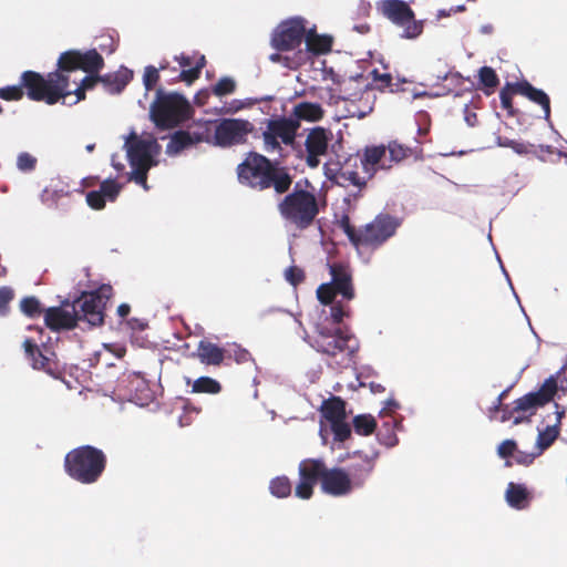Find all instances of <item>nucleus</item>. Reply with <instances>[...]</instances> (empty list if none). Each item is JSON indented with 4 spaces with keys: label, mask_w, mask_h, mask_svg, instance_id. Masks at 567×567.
Returning a JSON list of instances; mask_svg holds the SVG:
<instances>
[{
    "label": "nucleus",
    "mask_w": 567,
    "mask_h": 567,
    "mask_svg": "<svg viewBox=\"0 0 567 567\" xmlns=\"http://www.w3.org/2000/svg\"><path fill=\"white\" fill-rule=\"evenodd\" d=\"M331 138V131L322 126H316L309 131L305 141L306 163L309 167L316 168L319 166L320 157L327 154Z\"/></svg>",
    "instance_id": "obj_19"
},
{
    "label": "nucleus",
    "mask_w": 567,
    "mask_h": 567,
    "mask_svg": "<svg viewBox=\"0 0 567 567\" xmlns=\"http://www.w3.org/2000/svg\"><path fill=\"white\" fill-rule=\"evenodd\" d=\"M97 83H100V75H99V73H96V74H87L86 76H84L81 80L79 85H81L82 89L87 91V90H92Z\"/></svg>",
    "instance_id": "obj_60"
},
{
    "label": "nucleus",
    "mask_w": 567,
    "mask_h": 567,
    "mask_svg": "<svg viewBox=\"0 0 567 567\" xmlns=\"http://www.w3.org/2000/svg\"><path fill=\"white\" fill-rule=\"evenodd\" d=\"M516 450L517 444L514 440H505L498 445L497 453L499 457L507 458L513 456Z\"/></svg>",
    "instance_id": "obj_57"
},
{
    "label": "nucleus",
    "mask_w": 567,
    "mask_h": 567,
    "mask_svg": "<svg viewBox=\"0 0 567 567\" xmlns=\"http://www.w3.org/2000/svg\"><path fill=\"white\" fill-rule=\"evenodd\" d=\"M132 79L133 72L127 68L122 66L116 72L100 75V83L103 84L106 92L116 94L121 93Z\"/></svg>",
    "instance_id": "obj_26"
},
{
    "label": "nucleus",
    "mask_w": 567,
    "mask_h": 567,
    "mask_svg": "<svg viewBox=\"0 0 567 567\" xmlns=\"http://www.w3.org/2000/svg\"><path fill=\"white\" fill-rule=\"evenodd\" d=\"M354 432L362 436L371 435L377 429V420L371 414H359L352 421Z\"/></svg>",
    "instance_id": "obj_35"
},
{
    "label": "nucleus",
    "mask_w": 567,
    "mask_h": 567,
    "mask_svg": "<svg viewBox=\"0 0 567 567\" xmlns=\"http://www.w3.org/2000/svg\"><path fill=\"white\" fill-rule=\"evenodd\" d=\"M269 60L274 63H280L286 68L293 69V62L289 56L282 55L278 52L272 53L269 55Z\"/></svg>",
    "instance_id": "obj_61"
},
{
    "label": "nucleus",
    "mask_w": 567,
    "mask_h": 567,
    "mask_svg": "<svg viewBox=\"0 0 567 567\" xmlns=\"http://www.w3.org/2000/svg\"><path fill=\"white\" fill-rule=\"evenodd\" d=\"M306 30V21L302 18L285 20L274 30L270 44L279 52L295 50L305 40Z\"/></svg>",
    "instance_id": "obj_17"
},
{
    "label": "nucleus",
    "mask_w": 567,
    "mask_h": 567,
    "mask_svg": "<svg viewBox=\"0 0 567 567\" xmlns=\"http://www.w3.org/2000/svg\"><path fill=\"white\" fill-rule=\"evenodd\" d=\"M307 51L315 54H326L331 51L332 38L328 35H319L315 30L307 31L305 35Z\"/></svg>",
    "instance_id": "obj_30"
},
{
    "label": "nucleus",
    "mask_w": 567,
    "mask_h": 567,
    "mask_svg": "<svg viewBox=\"0 0 567 567\" xmlns=\"http://www.w3.org/2000/svg\"><path fill=\"white\" fill-rule=\"evenodd\" d=\"M371 76L379 90L390 89L392 85V75L390 73H380L378 70H373Z\"/></svg>",
    "instance_id": "obj_54"
},
{
    "label": "nucleus",
    "mask_w": 567,
    "mask_h": 567,
    "mask_svg": "<svg viewBox=\"0 0 567 567\" xmlns=\"http://www.w3.org/2000/svg\"><path fill=\"white\" fill-rule=\"evenodd\" d=\"M270 493L278 498H286L291 494L292 485L287 476H277L270 481Z\"/></svg>",
    "instance_id": "obj_39"
},
{
    "label": "nucleus",
    "mask_w": 567,
    "mask_h": 567,
    "mask_svg": "<svg viewBox=\"0 0 567 567\" xmlns=\"http://www.w3.org/2000/svg\"><path fill=\"white\" fill-rule=\"evenodd\" d=\"M379 12L398 27L403 28L404 39H416L423 32V21L416 20L414 11L403 0H382L378 3Z\"/></svg>",
    "instance_id": "obj_10"
},
{
    "label": "nucleus",
    "mask_w": 567,
    "mask_h": 567,
    "mask_svg": "<svg viewBox=\"0 0 567 567\" xmlns=\"http://www.w3.org/2000/svg\"><path fill=\"white\" fill-rule=\"evenodd\" d=\"M221 391V384L210 378V377H200L193 382L192 392L193 393H207V394H217Z\"/></svg>",
    "instance_id": "obj_37"
},
{
    "label": "nucleus",
    "mask_w": 567,
    "mask_h": 567,
    "mask_svg": "<svg viewBox=\"0 0 567 567\" xmlns=\"http://www.w3.org/2000/svg\"><path fill=\"white\" fill-rule=\"evenodd\" d=\"M151 168H132L130 173L128 179L135 182L137 185H141L145 190L148 189L147 185V174Z\"/></svg>",
    "instance_id": "obj_53"
},
{
    "label": "nucleus",
    "mask_w": 567,
    "mask_h": 567,
    "mask_svg": "<svg viewBox=\"0 0 567 567\" xmlns=\"http://www.w3.org/2000/svg\"><path fill=\"white\" fill-rule=\"evenodd\" d=\"M535 454H527V453H523V452H519L516 456H515V461L516 463L518 464H522V465H530L534 460H535Z\"/></svg>",
    "instance_id": "obj_63"
},
{
    "label": "nucleus",
    "mask_w": 567,
    "mask_h": 567,
    "mask_svg": "<svg viewBox=\"0 0 567 567\" xmlns=\"http://www.w3.org/2000/svg\"><path fill=\"white\" fill-rule=\"evenodd\" d=\"M175 60L179 63L183 70L194 66V56L181 54L179 56H175Z\"/></svg>",
    "instance_id": "obj_64"
},
{
    "label": "nucleus",
    "mask_w": 567,
    "mask_h": 567,
    "mask_svg": "<svg viewBox=\"0 0 567 567\" xmlns=\"http://www.w3.org/2000/svg\"><path fill=\"white\" fill-rule=\"evenodd\" d=\"M255 125L245 118L225 117L217 121L214 131V145L227 148L246 144Z\"/></svg>",
    "instance_id": "obj_13"
},
{
    "label": "nucleus",
    "mask_w": 567,
    "mask_h": 567,
    "mask_svg": "<svg viewBox=\"0 0 567 567\" xmlns=\"http://www.w3.org/2000/svg\"><path fill=\"white\" fill-rule=\"evenodd\" d=\"M272 162L258 152H248L236 167L239 184L258 192Z\"/></svg>",
    "instance_id": "obj_14"
},
{
    "label": "nucleus",
    "mask_w": 567,
    "mask_h": 567,
    "mask_svg": "<svg viewBox=\"0 0 567 567\" xmlns=\"http://www.w3.org/2000/svg\"><path fill=\"white\" fill-rule=\"evenodd\" d=\"M203 141L204 137L202 134H192L188 131H177L172 135L171 141L167 144L166 152L169 155H176L183 150Z\"/></svg>",
    "instance_id": "obj_27"
},
{
    "label": "nucleus",
    "mask_w": 567,
    "mask_h": 567,
    "mask_svg": "<svg viewBox=\"0 0 567 567\" xmlns=\"http://www.w3.org/2000/svg\"><path fill=\"white\" fill-rule=\"evenodd\" d=\"M513 94H516V91H514V83H506L499 92L502 107L507 111L509 116L515 115Z\"/></svg>",
    "instance_id": "obj_45"
},
{
    "label": "nucleus",
    "mask_w": 567,
    "mask_h": 567,
    "mask_svg": "<svg viewBox=\"0 0 567 567\" xmlns=\"http://www.w3.org/2000/svg\"><path fill=\"white\" fill-rule=\"evenodd\" d=\"M30 330H35L38 339L25 338L22 342V348L27 360L30 362L34 370L43 371L51 377L58 378L61 374V368L56 360V355L43 342V329L39 327H29Z\"/></svg>",
    "instance_id": "obj_11"
},
{
    "label": "nucleus",
    "mask_w": 567,
    "mask_h": 567,
    "mask_svg": "<svg viewBox=\"0 0 567 567\" xmlns=\"http://www.w3.org/2000/svg\"><path fill=\"white\" fill-rule=\"evenodd\" d=\"M386 148V159L388 163L391 164V167L394 164L400 163L404 158L410 155L411 150L396 141H392L385 146Z\"/></svg>",
    "instance_id": "obj_38"
},
{
    "label": "nucleus",
    "mask_w": 567,
    "mask_h": 567,
    "mask_svg": "<svg viewBox=\"0 0 567 567\" xmlns=\"http://www.w3.org/2000/svg\"><path fill=\"white\" fill-rule=\"evenodd\" d=\"M321 413L329 422L340 421L347 417L346 402L340 396H331L324 400L321 405Z\"/></svg>",
    "instance_id": "obj_31"
},
{
    "label": "nucleus",
    "mask_w": 567,
    "mask_h": 567,
    "mask_svg": "<svg viewBox=\"0 0 567 567\" xmlns=\"http://www.w3.org/2000/svg\"><path fill=\"white\" fill-rule=\"evenodd\" d=\"M311 346L329 357L351 355L359 349V342L348 327H332L328 321L316 323Z\"/></svg>",
    "instance_id": "obj_6"
},
{
    "label": "nucleus",
    "mask_w": 567,
    "mask_h": 567,
    "mask_svg": "<svg viewBox=\"0 0 567 567\" xmlns=\"http://www.w3.org/2000/svg\"><path fill=\"white\" fill-rule=\"evenodd\" d=\"M196 357L203 364L219 367L226 359V351L208 340H200Z\"/></svg>",
    "instance_id": "obj_25"
},
{
    "label": "nucleus",
    "mask_w": 567,
    "mask_h": 567,
    "mask_svg": "<svg viewBox=\"0 0 567 567\" xmlns=\"http://www.w3.org/2000/svg\"><path fill=\"white\" fill-rule=\"evenodd\" d=\"M502 417H501V421L502 422H506L511 419H514V424H519L522 423L523 421L526 420L525 416H520V415H515L517 414L516 411H514V408L513 409H509L508 405H505L503 409H502Z\"/></svg>",
    "instance_id": "obj_59"
},
{
    "label": "nucleus",
    "mask_w": 567,
    "mask_h": 567,
    "mask_svg": "<svg viewBox=\"0 0 567 567\" xmlns=\"http://www.w3.org/2000/svg\"><path fill=\"white\" fill-rule=\"evenodd\" d=\"M58 68L63 74L68 75L76 70L86 74H96L104 68V59L95 49L85 52L69 50L60 54Z\"/></svg>",
    "instance_id": "obj_16"
},
{
    "label": "nucleus",
    "mask_w": 567,
    "mask_h": 567,
    "mask_svg": "<svg viewBox=\"0 0 567 567\" xmlns=\"http://www.w3.org/2000/svg\"><path fill=\"white\" fill-rule=\"evenodd\" d=\"M236 90V82L233 78L224 76L213 86L212 93L216 96H225L234 93Z\"/></svg>",
    "instance_id": "obj_46"
},
{
    "label": "nucleus",
    "mask_w": 567,
    "mask_h": 567,
    "mask_svg": "<svg viewBox=\"0 0 567 567\" xmlns=\"http://www.w3.org/2000/svg\"><path fill=\"white\" fill-rule=\"evenodd\" d=\"M529 493L525 485L511 482L506 489L508 505L516 509H525L529 504Z\"/></svg>",
    "instance_id": "obj_32"
},
{
    "label": "nucleus",
    "mask_w": 567,
    "mask_h": 567,
    "mask_svg": "<svg viewBox=\"0 0 567 567\" xmlns=\"http://www.w3.org/2000/svg\"><path fill=\"white\" fill-rule=\"evenodd\" d=\"M202 409L193 405L188 400L184 401L183 413L178 417L181 426H188L194 419L200 413Z\"/></svg>",
    "instance_id": "obj_47"
},
{
    "label": "nucleus",
    "mask_w": 567,
    "mask_h": 567,
    "mask_svg": "<svg viewBox=\"0 0 567 567\" xmlns=\"http://www.w3.org/2000/svg\"><path fill=\"white\" fill-rule=\"evenodd\" d=\"M226 359L234 360L238 364H244L252 360L251 353L239 344H233L229 349H225Z\"/></svg>",
    "instance_id": "obj_43"
},
{
    "label": "nucleus",
    "mask_w": 567,
    "mask_h": 567,
    "mask_svg": "<svg viewBox=\"0 0 567 567\" xmlns=\"http://www.w3.org/2000/svg\"><path fill=\"white\" fill-rule=\"evenodd\" d=\"M21 85L31 101L53 105L69 96L70 75L63 74L59 68L45 78L35 71H24Z\"/></svg>",
    "instance_id": "obj_3"
},
{
    "label": "nucleus",
    "mask_w": 567,
    "mask_h": 567,
    "mask_svg": "<svg viewBox=\"0 0 567 567\" xmlns=\"http://www.w3.org/2000/svg\"><path fill=\"white\" fill-rule=\"evenodd\" d=\"M558 435L559 429L557 425L547 426L545 430L539 431L537 436L538 455L547 450L557 440Z\"/></svg>",
    "instance_id": "obj_40"
},
{
    "label": "nucleus",
    "mask_w": 567,
    "mask_h": 567,
    "mask_svg": "<svg viewBox=\"0 0 567 567\" xmlns=\"http://www.w3.org/2000/svg\"><path fill=\"white\" fill-rule=\"evenodd\" d=\"M317 196L307 189L295 187L293 190L278 204L280 216L296 229L309 228L320 213Z\"/></svg>",
    "instance_id": "obj_4"
},
{
    "label": "nucleus",
    "mask_w": 567,
    "mask_h": 567,
    "mask_svg": "<svg viewBox=\"0 0 567 567\" xmlns=\"http://www.w3.org/2000/svg\"><path fill=\"white\" fill-rule=\"evenodd\" d=\"M478 82L484 94L492 95L499 85V79L495 70L491 66H482L478 70Z\"/></svg>",
    "instance_id": "obj_33"
},
{
    "label": "nucleus",
    "mask_w": 567,
    "mask_h": 567,
    "mask_svg": "<svg viewBox=\"0 0 567 567\" xmlns=\"http://www.w3.org/2000/svg\"><path fill=\"white\" fill-rule=\"evenodd\" d=\"M329 306H331L329 315L321 318L320 321H328L332 327H341L343 319L351 316L350 307L343 305L342 301L334 302V300Z\"/></svg>",
    "instance_id": "obj_34"
},
{
    "label": "nucleus",
    "mask_w": 567,
    "mask_h": 567,
    "mask_svg": "<svg viewBox=\"0 0 567 567\" xmlns=\"http://www.w3.org/2000/svg\"><path fill=\"white\" fill-rule=\"evenodd\" d=\"M331 281L321 284L317 288V298L322 305H330L337 295H341L347 301L354 299L355 291L352 281V272L348 265L333 262L329 265Z\"/></svg>",
    "instance_id": "obj_9"
},
{
    "label": "nucleus",
    "mask_w": 567,
    "mask_h": 567,
    "mask_svg": "<svg viewBox=\"0 0 567 567\" xmlns=\"http://www.w3.org/2000/svg\"><path fill=\"white\" fill-rule=\"evenodd\" d=\"M400 226V218L386 213L378 214L370 223L360 227L358 247L378 249L395 235Z\"/></svg>",
    "instance_id": "obj_12"
},
{
    "label": "nucleus",
    "mask_w": 567,
    "mask_h": 567,
    "mask_svg": "<svg viewBox=\"0 0 567 567\" xmlns=\"http://www.w3.org/2000/svg\"><path fill=\"white\" fill-rule=\"evenodd\" d=\"M37 158L29 153H21L17 159V166L22 172H31L35 168Z\"/></svg>",
    "instance_id": "obj_51"
},
{
    "label": "nucleus",
    "mask_w": 567,
    "mask_h": 567,
    "mask_svg": "<svg viewBox=\"0 0 567 567\" xmlns=\"http://www.w3.org/2000/svg\"><path fill=\"white\" fill-rule=\"evenodd\" d=\"M166 69H168L167 62L161 63L158 69L153 65H148L145 68L144 75H143V83L147 91L153 90L154 86L156 85V83L158 82V80H159L158 71L159 70L164 71Z\"/></svg>",
    "instance_id": "obj_41"
},
{
    "label": "nucleus",
    "mask_w": 567,
    "mask_h": 567,
    "mask_svg": "<svg viewBox=\"0 0 567 567\" xmlns=\"http://www.w3.org/2000/svg\"><path fill=\"white\" fill-rule=\"evenodd\" d=\"M374 470V457L355 452L351 463L346 468L349 481L353 487L361 488Z\"/></svg>",
    "instance_id": "obj_21"
},
{
    "label": "nucleus",
    "mask_w": 567,
    "mask_h": 567,
    "mask_svg": "<svg viewBox=\"0 0 567 567\" xmlns=\"http://www.w3.org/2000/svg\"><path fill=\"white\" fill-rule=\"evenodd\" d=\"M557 392V380L555 377H549L545 380L542 386L535 391L529 392L514 402V411L516 413L533 411L539 406L549 403ZM534 412H530L533 414Z\"/></svg>",
    "instance_id": "obj_18"
},
{
    "label": "nucleus",
    "mask_w": 567,
    "mask_h": 567,
    "mask_svg": "<svg viewBox=\"0 0 567 567\" xmlns=\"http://www.w3.org/2000/svg\"><path fill=\"white\" fill-rule=\"evenodd\" d=\"M21 311L29 318L39 317L42 313V308L37 297H25L20 301Z\"/></svg>",
    "instance_id": "obj_42"
},
{
    "label": "nucleus",
    "mask_w": 567,
    "mask_h": 567,
    "mask_svg": "<svg viewBox=\"0 0 567 567\" xmlns=\"http://www.w3.org/2000/svg\"><path fill=\"white\" fill-rule=\"evenodd\" d=\"M339 224V227L343 230V233L347 235V237L349 238V240L351 241V244H353L354 246L358 247V238H359V233H360V228L357 229L352 224H351V220H350V217L348 214H343L341 216V218L339 219L338 221Z\"/></svg>",
    "instance_id": "obj_49"
},
{
    "label": "nucleus",
    "mask_w": 567,
    "mask_h": 567,
    "mask_svg": "<svg viewBox=\"0 0 567 567\" xmlns=\"http://www.w3.org/2000/svg\"><path fill=\"white\" fill-rule=\"evenodd\" d=\"M265 128L261 133L262 147L268 154L281 155L284 145H292L297 137L300 124L297 120L286 116H277L265 120Z\"/></svg>",
    "instance_id": "obj_8"
},
{
    "label": "nucleus",
    "mask_w": 567,
    "mask_h": 567,
    "mask_svg": "<svg viewBox=\"0 0 567 567\" xmlns=\"http://www.w3.org/2000/svg\"><path fill=\"white\" fill-rule=\"evenodd\" d=\"M193 114L187 99L176 92L165 93L162 89L151 104L150 116L157 128L168 130L186 122Z\"/></svg>",
    "instance_id": "obj_5"
},
{
    "label": "nucleus",
    "mask_w": 567,
    "mask_h": 567,
    "mask_svg": "<svg viewBox=\"0 0 567 567\" xmlns=\"http://www.w3.org/2000/svg\"><path fill=\"white\" fill-rule=\"evenodd\" d=\"M286 279L292 286H298L305 280V272L299 267L291 266L286 270Z\"/></svg>",
    "instance_id": "obj_56"
},
{
    "label": "nucleus",
    "mask_w": 567,
    "mask_h": 567,
    "mask_svg": "<svg viewBox=\"0 0 567 567\" xmlns=\"http://www.w3.org/2000/svg\"><path fill=\"white\" fill-rule=\"evenodd\" d=\"M23 94L21 83L19 85H9L0 89V97L6 101H19L23 97Z\"/></svg>",
    "instance_id": "obj_50"
},
{
    "label": "nucleus",
    "mask_w": 567,
    "mask_h": 567,
    "mask_svg": "<svg viewBox=\"0 0 567 567\" xmlns=\"http://www.w3.org/2000/svg\"><path fill=\"white\" fill-rule=\"evenodd\" d=\"M14 292L10 287L0 288V316H6L9 311V303L12 301Z\"/></svg>",
    "instance_id": "obj_52"
},
{
    "label": "nucleus",
    "mask_w": 567,
    "mask_h": 567,
    "mask_svg": "<svg viewBox=\"0 0 567 567\" xmlns=\"http://www.w3.org/2000/svg\"><path fill=\"white\" fill-rule=\"evenodd\" d=\"M86 203L92 209L100 210L105 207L106 199L99 190H91L86 194Z\"/></svg>",
    "instance_id": "obj_55"
},
{
    "label": "nucleus",
    "mask_w": 567,
    "mask_h": 567,
    "mask_svg": "<svg viewBox=\"0 0 567 567\" xmlns=\"http://www.w3.org/2000/svg\"><path fill=\"white\" fill-rule=\"evenodd\" d=\"M330 427L333 433L334 441L344 442L351 436V427L346 422V419L331 422Z\"/></svg>",
    "instance_id": "obj_48"
},
{
    "label": "nucleus",
    "mask_w": 567,
    "mask_h": 567,
    "mask_svg": "<svg viewBox=\"0 0 567 567\" xmlns=\"http://www.w3.org/2000/svg\"><path fill=\"white\" fill-rule=\"evenodd\" d=\"M505 146L511 147L515 153L519 155H526L532 152V144L517 142V141H508Z\"/></svg>",
    "instance_id": "obj_58"
},
{
    "label": "nucleus",
    "mask_w": 567,
    "mask_h": 567,
    "mask_svg": "<svg viewBox=\"0 0 567 567\" xmlns=\"http://www.w3.org/2000/svg\"><path fill=\"white\" fill-rule=\"evenodd\" d=\"M319 97L322 100V101H326L328 104L330 105H333V104H338L339 101H340V96L337 95L334 93V90L331 89V87H328L320 95Z\"/></svg>",
    "instance_id": "obj_62"
},
{
    "label": "nucleus",
    "mask_w": 567,
    "mask_h": 567,
    "mask_svg": "<svg viewBox=\"0 0 567 567\" xmlns=\"http://www.w3.org/2000/svg\"><path fill=\"white\" fill-rule=\"evenodd\" d=\"M339 179L341 181L340 184L342 185H352L358 187L357 193L349 194L344 198V203H347L348 206H351L352 203L355 204L359 197H361V192L370 178H368V175L365 177H361L355 171L342 169L339 174Z\"/></svg>",
    "instance_id": "obj_29"
},
{
    "label": "nucleus",
    "mask_w": 567,
    "mask_h": 567,
    "mask_svg": "<svg viewBox=\"0 0 567 567\" xmlns=\"http://www.w3.org/2000/svg\"><path fill=\"white\" fill-rule=\"evenodd\" d=\"M107 464L106 454L93 446H78L64 456V472L83 485L95 484L103 475Z\"/></svg>",
    "instance_id": "obj_2"
},
{
    "label": "nucleus",
    "mask_w": 567,
    "mask_h": 567,
    "mask_svg": "<svg viewBox=\"0 0 567 567\" xmlns=\"http://www.w3.org/2000/svg\"><path fill=\"white\" fill-rule=\"evenodd\" d=\"M361 164L368 178H372L379 169H390L385 145L367 146L361 156Z\"/></svg>",
    "instance_id": "obj_23"
},
{
    "label": "nucleus",
    "mask_w": 567,
    "mask_h": 567,
    "mask_svg": "<svg viewBox=\"0 0 567 567\" xmlns=\"http://www.w3.org/2000/svg\"><path fill=\"white\" fill-rule=\"evenodd\" d=\"M293 183V176L287 166L274 161L258 192L272 189L276 195H284L289 192Z\"/></svg>",
    "instance_id": "obj_20"
},
{
    "label": "nucleus",
    "mask_w": 567,
    "mask_h": 567,
    "mask_svg": "<svg viewBox=\"0 0 567 567\" xmlns=\"http://www.w3.org/2000/svg\"><path fill=\"white\" fill-rule=\"evenodd\" d=\"M291 115L299 124L300 121L318 122L323 118L324 110L318 103L299 102L295 104Z\"/></svg>",
    "instance_id": "obj_28"
},
{
    "label": "nucleus",
    "mask_w": 567,
    "mask_h": 567,
    "mask_svg": "<svg viewBox=\"0 0 567 567\" xmlns=\"http://www.w3.org/2000/svg\"><path fill=\"white\" fill-rule=\"evenodd\" d=\"M197 59L193 68L182 70L174 81H183L192 84L195 80L199 79L203 68L206 65V59L203 54H197Z\"/></svg>",
    "instance_id": "obj_36"
},
{
    "label": "nucleus",
    "mask_w": 567,
    "mask_h": 567,
    "mask_svg": "<svg viewBox=\"0 0 567 567\" xmlns=\"http://www.w3.org/2000/svg\"><path fill=\"white\" fill-rule=\"evenodd\" d=\"M124 147L132 168H152L157 165L155 156L159 153L161 146L155 138H140L132 132L126 137Z\"/></svg>",
    "instance_id": "obj_15"
},
{
    "label": "nucleus",
    "mask_w": 567,
    "mask_h": 567,
    "mask_svg": "<svg viewBox=\"0 0 567 567\" xmlns=\"http://www.w3.org/2000/svg\"><path fill=\"white\" fill-rule=\"evenodd\" d=\"M79 317L75 308L51 307L44 312V323L52 331L72 330L78 326Z\"/></svg>",
    "instance_id": "obj_22"
},
{
    "label": "nucleus",
    "mask_w": 567,
    "mask_h": 567,
    "mask_svg": "<svg viewBox=\"0 0 567 567\" xmlns=\"http://www.w3.org/2000/svg\"><path fill=\"white\" fill-rule=\"evenodd\" d=\"M113 295L111 285H102L93 291L82 292L81 297L73 301L79 321H86L91 327L104 323L106 303Z\"/></svg>",
    "instance_id": "obj_7"
},
{
    "label": "nucleus",
    "mask_w": 567,
    "mask_h": 567,
    "mask_svg": "<svg viewBox=\"0 0 567 567\" xmlns=\"http://www.w3.org/2000/svg\"><path fill=\"white\" fill-rule=\"evenodd\" d=\"M122 190V185L114 179H105L101 183L99 192L110 202H114Z\"/></svg>",
    "instance_id": "obj_44"
},
{
    "label": "nucleus",
    "mask_w": 567,
    "mask_h": 567,
    "mask_svg": "<svg viewBox=\"0 0 567 567\" xmlns=\"http://www.w3.org/2000/svg\"><path fill=\"white\" fill-rule=\"evenodd\" d=\"M298 473L299 482L295 487V495L301 499L312 497L318 482L323 493L334 497L349 495L353 491L346 468L328 467L321 458L302 460L299 463Z\"/></svg>",
    "instance_id": "obj_1"
},
{
    "label": "nucleus",
    "mask_w": 567,
    "mask_h": 567,
    "mask_svg": "<svg viewBox=\"0 0 567 567\" xmlns=\"http://www.w3.org/2000/svg\"><path fill=\"white\" fill-rule=\"evenodd\" d=\"M514 91L516 94L527 97L529 101L542 106L544 111V117L549 120L550 117V100L549 96L540 89L533 86L528 81L523 80L514 83Z\"/></svg>",
    "instance_id": "obj_24"
}]
</instances>
